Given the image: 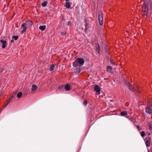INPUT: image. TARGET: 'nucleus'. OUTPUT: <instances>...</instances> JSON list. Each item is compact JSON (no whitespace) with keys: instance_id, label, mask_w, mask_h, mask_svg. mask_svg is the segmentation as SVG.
I'll use <instances>...</instances> for the list:
<instances>
[{"instance_id":"4be33fe9","label":"nucleus","mask_w":152,"mask_h":152,"mask_svg":"<svg viewBox=\"0 0 152 152\" xmlns=\"http://www.w3.org/2000/svg\"><path fill=\"white\" fill-rule=\"evenodd\" d=\"M47 1L44 2L42 3V6L43 7H45L47 6Z\"/></svg>"},{"instance_id":"412c9836","label":"nucleus","mask_w":152,"mask_h":152,"mask_svg":"<svg viewBox=\"0 0 152 152\" xmlns=\"http://www.w3.org/2000/svg\"><path fill=\"white\" fill-rule=\"evenodd\" d=\"M55 67V65L54 64H52V65L50 66V71H52L53 70L54 68Z\"/></svg>"},{"instance_id":"cd10ccee","label":"nucleus","mask_w":152,"mask_h":152,"mask_svg":"<svg viewBox=\"0 0 152 152\" xmlns=\"http://www.w3.org/2000/svg\"><path fill=\"white\" fill-rule=\"evenodd\" d=\"M83 104L86 105L87 104V101L86 100H85L83 102Z\"/></svg>"},{"instance_id":"5701e85b","label":"nucleus","mask_w":152,"mask_h":152,"mask_svg":"<svg viewBox=\"0 0 152 152\" xmlns=\"http://www.w3.org/2000/svg\"><path fill=\"white\" fill-rule=\"evenodd\" d=\"M107 70L111 71L112 69V67L110 66H107Z\"/></svg>"},{"instance_id":"1a4fd4ad","label":"nucleus","mask_w":152,"mask_h":152,"mask_svg":"<svg viewBox=\"0 0 152 152\" xmlns=\"http://www.w3.org/2000/svg\"><path fill=\"white\" fill-rule=\"evenodd\" d=\"M26 25L28 27L31 26L33 24V23L31 20H27L26 21Z\"/></svg>"},{"instance_id":"ddd939ff","label":"nucleus","mask_w":152,"mask_h":152,"mask_svg":"<svg viewBox=\"0 0 152 152\" xmlns=\"http://www.w3.org/2000/svg\"><path fill=\"white\" fill-rule=\"evenodd\" d=\"M38 87L37 86L35 85H33L32 86L31 88V91H34L37 89Z\"/></svg>"},{"instance_id":"dca6fc26","label":"nucleus","mask_w":152,"mask_h":152,"mask_svg":"<svg viewBox=\"0 0 152 152\" xmlns=\"http://www.w3.org/2000/svg\"><path fill=\"white\" fill-rule=\"evenodd\" d=\"M65 89L66 91H69L70 90V86L67 84L65 86Z\"/></svg>"},{"instance_id":"9d476101","label":"nucleus","mask_w":152,"mask_h":152,"mask_svg":"<svg viewBox=\"0 0 152 152\" xmlns=\"http://www.w3.org/2000/svg\"><path fill=\"white\" fill-rule=\"evenodd\" d=\"M14 97L13 95H12V96L10 98L7 100V103L4 105V108L6 107L7 106L8 104L10 102L11 100Z\"/></svg>"},{"instance_id":"20e7f679","label":"nucleus","mask_w":152,"mask_h":152,"mask_svg":"<svg viewBox=\"0 0 152 152\" xmlns=\"http://www.w3.org/2000/svg\"><path fill=\"white\" fill-rule=\"evenodd\" d=\"M146 112L149 114L152 113V108L149 105L147 106L145 108Z\"/></svg>"},{"instance_id":"aec40b11","label":"nucleus","mask_w":152,"mask_h":152,"mask_svg":"<svg viewBox=\"0 0 152 152\" xmlns=\"http://www.w3.org/2000/svg\"><path fill=\"white\" fill-rule=\"evenodd\" d=\"M22 95V93L21 92H19L17 94V97L19 98H20Z\"/></svg>"},{"instance_id":"72a5a7b5","label":"nucleus","mask_w":152,"mask_h":152,"mask_svg":"<svg viewBox=\"0 0 152 152\" xmlns=\"http://www.w3.org/2000/svg\"><path fill=\"white\" fill-rule=\"evenodd\" d=\"M151 133H148V136H150L151 135Z\"/></svg>"},{"instance_id":"393cba45","label":"nucleus","mask_w":152,"mask_h":152,"mask_svg":"<svg viewBox=\"0 0 152 152\" xmlns=\"http://www.w3.org/2000/svg\"><path fill=\"white\" fill-rule=\"evenodd\" d=\"M149 129H150V130L151 131V133L152 134V124H149Z\"/></svg>"},{"instance_id":"2eb2a0df","label":"nucleus","mask_w":152,"mask_h":152,"mask_svg":"<svg viewBox=\"0 0 152 152\" xmlns=\"http://www.w3.org/2000/svg\"><path fill=\"white\" fill-rule=\"evenodd\" d=\"M46 28V26L45 25L41 26L39 27V29L42 31H44Z\"/></svg>"},{"instance_id":"a211bd4d","label":"nucleus","mask_w":152,"mask_h":152,"mask_svg":"<svg viewBox=\"0 0 152 152\" xmlns=\"http://www.w3.org/2000/svg\"><path fill=\"white\" fill-rule=\"evenodd\" d=\"M129 120L134 123L136 122L135 120L132 117H130L129 118Z\"/></svg>"},{"instance_id":"473e14b6","label":"nucleus","mask_w":152,"mask_h":152,"mask_svg":"<svg viewBox=\"0 0 152 152\" xmlns=\"http://www.w3.org/2000/svg\"><path fill=\"white\" fill-rule=\"evenodd\" d=\"M111 64H113V62L112 61H111Z\"/></svg>"},{"instance_id":"6e6552de","label":"nucleus","mask_w":152,"mask_h":152,"mask_svg":"<svg viewBox=\"0 0 152 152\" xmlns=\"http://www.w3.org/2000/svg\"><path fill=\"white\" fill-rule=\"evenodd\" d=\"M0 42L2 43V48H5L7 45V43L6 41V40H4L1 39L0 40Z\"/></svg>"},{"instance_id":"7ed1b4c3","label":"nucleus","mask_w":152,"mask_h":152,"mask_svg":"<svg viewBox=\"0 0 152 152\" xmlns=\"http://www.w3.org/2000/svg\"><path fill=\"white\" fill-rule=\"evenodd\" d=\"M99 23L100 25H102L103 23V16L102 13L100 12L98 16Z\"/></svg>"},{"instance_id":"f8f14e48","label":"nucleus","mask_w":152,"mask_h":152,"mask_svg":"<svg viewBox=\"0 0 152 152\" xmlns=\"http://www.w3.org/2000/svg\"><path fill=\"white\" fill-rule=\"evenodd\" d=\"M73 65L74 67H77L79 66V64L77 59L73 62Z\"/></svg>"},{"instance_id":"6ab92c4d","label":"nucleus","mask_w":152,"mask_h":152,"mask_svg":"<svg viewBox=\"0 0 152 152\" xmlns=\"http://www.w3.org/2000/svg\"><path fill=\"white\" fill-rule=\"evenodd\" d=\"M75 72L77 74L79 73L80 71V68H77L76 69H75Z\"/></svg>"},{"instance_id":"0eeeda50","label":"nucleus","mask_w":152,"mask_h":152,"mask_svg":"<svg viewBox=\"0 0 152 152\" xmlns=\"http://www.w3.org/2000/svg\"><path fill=\"white\" fill-rule=\"evenodd\" d=\"M21 27L23 28V29L21 32V33L22 34L26 32L27 28L26 26V24L25 23H22L21 25Z\"/></svg>"},{"instance_id":"c9c22d12","label":"nucleus","mask_w":152,"mask_h":152,"mask_svg":"<svg viewBox=\"0 0 152 152\" xmlns=\"http://www.w3.org/2000/svg\"><path fill=\"white\" fill-rule=\"evenodd\" d=\"M148 152H150L149 151H148Z\"/></svg>"},{"instance_id":"c756f323","label":"nucleus","mask_w":152,"mask_h":152,"mask_svg":"<svg viewBox=\"0 0 152 152\" xmlns=\"http://www.w3.org/2000/svg\"><path fill=\"white\" fill-rule=\"evenodd\" d=\"M99 45L98 44L97 45H96V49L97 50H99Z\"/></svg>"},{"instance_id":"c85d7f7f","label":"nucleus","mask_w":152,"mask_h":152,"mask_svg":"<svg viewBox=\"0 0 152 152\" xmlns=\"http://www.w3.org/2000/svg\"><path fill=\"white\" fill-rule=\"evenodd\" d=\"M136 127L137 128L139 131H140V130H141V129L140 128L139 126H137Z\"/></svg>"},{"instance_id":"2f4dec72","label":"nucleus","mask_w":152,"mask_h":152,"mask_svg":"<svg viewBox=\"0 0 152 152\" xmlns=\"http://www.w3.org/2000/svg\"><path fill=\"white\" fill-rule=\"evenodd\" d=\"M130 117V116H126V117L128 118H129V117Z\"/></svg>"},{"instance_id":"9b49d317","label":"nucleus","mask_w":152,"mask_h":152,"mask_svg":"<svg viewBox=\"0 0 152 152\" xmlns=\"http://www.w3.org/2000/svg\"><path fill=\"white\" fill-rule=\"evenodd\" d=\"M65 7L67 8H70L71 7L70 3L69 2H66L65 4Z\"/></svg>"},{"instance_id":"f704fd0d","label":"nucleus","mask_w":152,"mask_h":152,"mask_svg":"<svg viewBox=\"0 0 152 152\" xmlns=\"http://www.w3.org/2000/svg\"><path fill=\"white\" fill-rule=\"evenodd\" d=\"M14 41V40L13 39H12L11 40V42H12Z\"/></svg>"},{"instance_id":"f3484780","label":"nucleus","mask_w":152,"mask_h":152,"mask_svg":"<svg viewBox=\"0 0 152 152\" xmlns=\"http://www.w3.org/2000/svg\"><path fill=\"white\" fill-rule=\"evenodd\" d=\"M127 114V112L126 111H123L121 112V114L122 116L126 115Z\"/></svg>"},{"instance_id":"b1692460","label":"nucleus","mask_w":152,"mask_h":152,"mask_svg":"<svg viewBox=\"0 0 152 152\" xmlns=\"http://www.w3.org/2000/svg\"><path fill=\"white\" fill-rule=\"evenodd\" d=\"M12 38L13 39H14L15 40H16L18 39V36L14 35L12 36Z\"/></svg>"},{"instance_id":"f03ea898","label":"nucleus","mask_w":152,"mask_h":152,"mask_svg":"<svg viewBox=\"0 0 152 152\" xmlns=\"http://www.w3.org/2000/svg\"><path fill=\"white\" fill-rule=\"evenodd\" d=\"M145 145L147 147H149L150 146L151 139L150 137H146L144 140Z\"/></svg>"},{"instance_id":"7c9ffc66","label":"nucleus","mask_w":152,"mask_h":152,"mask_svg":"<svg viewBox=\"0 0 152 152\" xmlns=\"http://www.w3.org/2000/svg\"><path fill=\"white\" fill-rule=\"evenodd\" d=\"M71 22L70 21H69L68 22L67 25L68 26H69L70 25H71Z\"/></svg>"},{"instance_id":"423d86ee","label":"nucleus","mask_w":152,"mask_h":152,"mask_svg":"<svg viewBox=\"0 0 152 152\" xmlns=\"http://www.w3.org/2000/svg\"><path fill=\"white\" fill-rule=\"evenodd\" d=\"M94 89L95 91L96 92L97 94L99 95L100 94L101 89L98 86H96L94 87Z\"/></svg>"},{"instance_id":"39448f33","label":"nucleus","mask_w":152,"mask_h":152,"mask_svg":"<svg viewBox=\"0 0 152 152\" xmlns=\"http://www.w3.org/2000/svg\"><path fill=\"white\" fill-rule=\"evenodd\" d=\"M77 59L79 64L81 65H82L84 63V61L83 58H77Z\"/></svg>"},{"instance_id":"f257e3e1","label":"nucleus","mask_w":152,"mask_h":152,"mask_svg":"<svg viewBox=\"0 0 152 152\" xmlns=\"http://www.w3.org/2000/svg\"><path fill=\"white\" fill-rule=\"evenodd\" d=\"M152 6L151 3L149 5L147 2H144L142 6V14L143 17L146 18L147 17L149 10L151 9Z\"/></svg>"},{"instance_id":"bb28decb","label":"nucleus","mask_w":152,"mask_h":152,"mask_svg":"<svg viewBox=\"0 0 152 152\" xmlns=\"http://www.w3.org/2000/svg\"><path fill=\"white\" fill-rule=\"evenodd\" d=\"M142 137H144L145 135V133L144 131H142L140 133Z\"/></svg>"},{"instance_id":"4468645a","label":"nucleus","mask_w":152,"mask_h":152,"mask_svg":"<svg viewBox=\"0 0 152 152\" xmlns=\"http://www.w3.org/2000/svg\"><path fill=\"white\" fill-rule=\"evenodd\" d=\"M126 85L128 86V88L130 90L132 91H133L132 90V85H129V82H127L126 83Z\"/></svg>"},{"instance_id":"a878e982","label":"nucleus","mask_w":152,"mask_h":152,"mask_svg":"<svg viewBox=\"0 0 152 152\" xmlns=\"http://www.w3.org/2000/svg\"><path fill=\"white\" fill-rule=\"evenodd\" d=\"M85 30L86 31L88 28V24L86 23L85 22Z\"/></svg>"}]
</instances>
